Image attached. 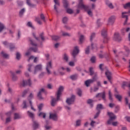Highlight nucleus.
<instances>
[{
	"label": "nucleus",
	"instance_id": "f257e3e1",
	"mask_svg": "<svg viewBox=\"0 0 130 130\" xmlns=\"http://www.w3.org/2000/svg\"><path fill=\"white\" fill-rule=\"evenodd\" d=\"M89 73L90 76H93L92 79H89L85 82L86 87H89L90 84L94 83L95 81L98 80V76H97V73L94 72V68L93 67L89 68Z\"/></svg>",
	"mask_w": 130,
	"mask_h": 130
},
{
	"label": "nucleus",
	"instance_id": "f03ea898",
	"mask_svg": "<svg viewBox=\"0 0 130 130\" xmlns=\"http://www.w3.org/2000/svg\"><path fill=\"white\" fill-rule=\"evenodd\" d=\"M63 89H64V88L63 86H60L58 88V91L56 94V99L53 98L51 100V105L52 106H55L56 102L60 99V96H61V93L63 91Z\"/></svg>",
	"mask_w": 130,
	"mask_h": 130
},
{
	"label": "nucleus",
	"instance_id": "7ed1b4c3",
	"mask_svg": "<svg viewBox=\"0 0 130 130\" xmlns=\"http://www.w3.org/2000/svg\"><path fill=\"white\" fill-rule=\"evenodd\" d=\"M33 98V94L30 93L28 98V101H23L22 106V108L26 109L27 108L28 105L29 103L31 107V109L34 111H36V110L35 109L34 107H33V105H32V102H31V99Z\"/></svg>",
	"mask_w": 130,
	"mask_h": 130
},
{
	"label": "nucleus",
	"instance_id": "20e7f679",
	"mask_svg": "<svg viewBox=\"0 0 130 130\" xmlns=\"http://www.w3.org/2000/svg\"><path fill=\"white\" fill-rule=\"evenodd\" d=\"M29 42L32 45V48H30L29 50L25 53V56H29V55H30V50H32V51H34V52H37V51H38V50L37 49V48L38 47V45L36 44V42H35V41L32 40L31 39H29Z\"/></svg>",
	"mask_w": 130,
	"mask_h": 130
},
{
	"label": "nucleus",
	"instance_id": "39448f33",
	"mask_svg": "<svg viewBox=\"0 0 130 130\" xmlns=\"http://www.w3.org/2000/svg\"><path fill=\"white\" fill-rule=\"evenodd\" d=\"M108 114L110 117V119L107 121L108 124H111L112 123V125L116 126L118 124V122L117 121L112 122V121L116 118V116L111 112H108Z\"/></svg>",
	"mask_w": 130,
	"mask_h": 130
},
{
	"label": "nucleus",
	"instance_id": "423d86ee",
	"mask_svg": "<svg viewBox=\"0 0 130 130\" xmlns=\"http://www.w3.org/2000/svg\"><path fill=\"white\" fill-rule=\"evenodd\" d=\"M2 43L3 45L5 46V47H7L8 48H9L10 51H13L14 49H16L17 48L15 44L8 43L7 41H3Z\"/></svg>",
	"mask_w": 130,
	"mask_h": 130
},
{
	"label": "nucleus",
	"instance_id": "0eeeda50",
	"mask_svg": "<svg viewBox=\"0 0 130 130\" xmlns=\"http://www.w3.org/2000/svg\"><path fill=\"white\" fill-rule=\"evenodd\" d=\"M62 3L63 7L65 8V9H67V12L68 14H73L74 13V11L70 8H68V7H69V3L68 2V1L62 0Z\"/></svg>",
	"mask_w": 130,
	"mask_h": 130
},
{
	"label": "nucleus",
	"instance_id": "6e6552de",
	"mask_svg": "<svg viewBox=\"0 0 130 130\" xmlns=\"http://www.w3.org/2000/svg\"><path fill=\"white\" fill-rule=\"evenodd\" d=\"M102 109H104L103 105L101 104H98L96 106V110H98V112L94 115V118H97V117L99 116V114H100V111L102 110Z\"/></svg>",
	"mask_w": 130,
	"mask_h": 130
},
{
	"label": "nucleus",
	"instance_id": "1a4fd4ad",
	"mask_svg": "<svg viewBox=\"0 0 130 130\" xmlns=\"http://www.w3.org/2000/svg\"><path fill=\"white\" fill-rule=\"evenodd\" d=\"M128 13L127 12L124 11L122 12L121 17L123 19H126L124 22V25H130V23H127V21L128 20Z\"/></svg>",
	"mask_w": 130,
	"mask_h": 130
},
{
	"label": "nucleus",
	"instance_id": "9d476101",
	"mask_svg": "<svg viewBox=\"0 0 130 130\" xmlns=\"http://www.w3.org/2000/svg\"><path fill=\"white\" fill-rule=\"evenodd\" d=\"M79 52H80V50L79 49V47L75 46L73 48V50L71 52V54L73 57H76L78 54H79Z\"/></svg>",
	"mask_w": 130,
	"mask_h": 130
},
{
	"label": "nucleus",
	"instance_id": "9b49d317",
	"mask_svg": "<svg viewBox=\"0 0 130 130\" xmlns=\"http://www.w3.org/2000/svg\"><path fill=\"white\" fill-rule=\"evenodd\" d=\"M52 69V62L51 61H50L47 62L46 66V70L48 75H50L51 74V72L50 71V69Z\"/></svg>",
	"mask_w": 130,
	"mask_h": 130
},
{
	"label": "nucleus",
	"instance_id": "f8f14e48",
	"mask_svg": "<svg viewBox=\"0 0 130 130\" xmlns=\"http://www.w3.org/2000/svg\"><path fill=\"white\" fill-rule=\"evenodd\" d=\"M116 17L114 16H112L109 18L108 20L107 25H112L114 24V22H115V19Z\"/></svg>",
	"mask_w": 130,
	"mask_h": 130
},
{
	"label": "nucleus",
	"instance_id": "ddd939ff",
	"mask_svg": "<svg viewBox=\"0 0 130 130\" xmlns=\"http://www.w3.org/2000/svg\"><path fill=\"white\" fill-rule=\"evenodd\" d=\"M50 118L53 120H57V114L56 112L53 111L50 113Z\"/></svg>",
	"mask_w": 130,
	"mask_h": 130
},
{
	"label": "nucleus",
	"instance_id": "4468645a",
	"mask_svg": "<svg viewBox=\"0 0 130 130\" xmlns=\"http://www.w3.org/2000/svg\"><path fill=\"white\" fill-rule=\"evenodd\" d=\"M105 74L108 80L109 81L111 84H112V82L111 81H112V74H111V73L108 70L106 71Z\"/></svg>",
	"mask_w": 130,
	"mask_h": 130
},
{
	"label": "nucleus",
	"instance_id": "2eb2a0df",
	"mask_svg": "<svg viewBox=\"0 0 130 130\" xmlns=\"http://www.w3.org/2000/svg\"><path fill=\"white\" fill-rule=\"evenodd\" d=\"M59 0H54L55 5L54 6V10L56 13H58V7H59Z\"/></svg>",
	"mask_w": 130,
	"mask_h": 130
},
{
	"label": "nucleus",
	"instance_id": "dca6fc26",
	"mask_svg": "<svg viewBox=\"0 0 130 130\" xmlns=\"http://www.w3.org/2000/svg\"><path fill=\"white\" fill-rule=\"evenodd\" d=\"M75 95H72L71 98L68 99L66 101V102L68 105H71V104H73L75 102Z\"/></svg>",
	"mask_w": 130,
	"mask_h": 130
},
{
	"label": "nucleus",
	"instance_id": "f3484780",
	"mask_svg": "<svg viewBox=\"0 0 130 130\" xmlns=\"http://www.w3.org/2000/svg\"><path fill=\"white\" fill-rule=\"evenodd\" d=\"M40 71H42V64H38L35 67V71L34 72V74H35V75Z\"/></svg>",
	"mask_w": 130,
	"mask_h": 130
},
{
	"label": "nucleus",
	"instance_id": "a211bd4d",
	"mask_svg": "<svg viewBox=\"0 0 130 130\" xmlns=\"http://www.w3.org/2000/svg\"><path fill=\"white\" fill-rule=\"evenodd\" d=\"M21 84L22 86H27V85L28 86H31L32 85V81L30 79H28L27 80H23Z\"/></svg>",
	"mask_w": 130,
	"mask_h": 130
},
{
	"label": "nucleus",
	"instance_id": "6ab92c4d",
	"mask_svg": "<svg viewBox=\"0 0 130 130\" xmlns=\"http://www.w3.org/2000/svg\"><path fill=\"white\" fill-rule=\"evenodd\" d=\"M113 40L115 41H121V37H120L119 33L116 32V33L114 34Z\"/></svg>",
	"mask_w": 130,
	"mask_h": 130
},
{
	"label": "nucleus",
	"instance_id": "aec40b11",
	"mask_svg": "<svg viewBox=\"0 0 130 130\" xmlns=\"http://www.w3.org/2000/svg\"><path fill=\"white\" fill-rule=\"evenodd\" d=\"M130 31V27H123L122 28L121 30V34L122 35H125V33L128 32Z\"/></svg>",
	"mask_w": 130,
	"mask_h": 130
},
{
	"label": "nucleus",
	"instance_id": "412c9836",
	"mask_svg": "<svg viewBox=\"0 0 130 130\" xmlns=\"http://www.w3.org/2000/svg\"><path fill=\"white\" fill-rule=\"evenodd\" d=\"M45 92V89L44 88H41L38 93V97L40 100H43V99H44L41 95H42L43 93H44Z\"/></svg>",
	"mask_w": 130,
	"mask_h": 130
},
{
	"label": "nucleus",
	"instance_id": "4be33fe9",
	"mask_svg": "<svg viewBox=\"0 0 130 130\" xmlns=\"http://www.w3.org/2000/svg\"><path fill=\"white\" fill-rule=\"evenodd\" d=\"M96 98H102L105 101L106 100L105 92H103L100 93H98L95 96Z\"/></svg>",
	"mask_w": 130,
	"mask_h": 130
},
{
	"label": "nucleus",
	"instance_id": "5701e85b",
	"mask_svg": "<svg viewBox=\"0 0 130 130\" xmlns=\"http://www.w3.org/2000/svg\"><path fill=\"white\" fill-rule=\"evenodd\" d=\"M32 127L34 128V129H36L37 128H38L39 127V124L37 121H34L32 123Z\"/></svg>",
	"mask_w": 130,
	"mask_h": 130
},
{
	"label": "nucleus",
	"instance_id": "b1692460",
	"mask_svg": "<svg viewBox=\"0 0 130 130\" xmlns=\"http://www.w3.org/2000/svg\"><path fill=\"white\" fill-rule=\"evenodd\" d=\"M1 56H3V57H4V58H9V57H10V55L9 54H7L4 51L1 52Z\"/></svg>",
	"mask_w": 130,
	"mask_h": 130
},
{
	"label": "nucleus",
	"instance_id": "393cba45",
	"mask_svg": "<svg viewBox=\"0 0 130 130\" xmlns=\"http://www.w3.org/2000/svg\"><path fill=\"white\" fill-rule=\"evenodd\" d=\"M45 128L47 130L51 129V126L49 125V122L46 121V124H45Z\"/></svg>",
	"mask_w": 130,
	"mask_h": 130
},
{
	"label": "nucleus",
	"instance_id": "a878e982",
	"mask_svg": "<svg viewBox=\"0 0 130 130\" xmlns=\"http://www.w3.org/2000/svg\"><path fill=\"white\" fill-rule=\"evenodd\" d=\"M63 59H64V60H65V61H66V62H68V61H69V56L68 55V54L64 53L63 55Z\"/></svg>",
	"mask_w": 130,
	"mask_h": 130
},
{
	"label": "nucleus",
	"instance_id": "bb28decb",
	"mask_svg": "<svg viewBox=\"0 0 130 130\" xmlns=\"http://www.w3.org/2000/svg\"><path fill=\"white\" fill-rule=\"evenodd\" d=\"M2 31H5V25L0 22V33H2Z\"/></svg>",
	"mask_w": 130,
	"mask_h": 130
},
{
	"label": "nucleus",
	"instance_id": "cd10ccee",
	"mask_svg": "<svg viewBox=\"0 0 130 130\" xmlns=\"http://www.w3.org/2000/svg\"><path fill=\"white\" fill-rule=\"evenodd\" d=\"M84 40H85V36H84L83 35H81L79 38L80 43H83V42H84Z\"/></svg>",
	"mask_w": 130,
	"mask_h": 130
},
{
	"label": "nucleus",
	"instance_id": "c85d7f7f",
	"mask_svg": "<svg viewBox=\"0 0 130 130\" xmlns=\"http://www.w3.org/2000/svg\"><path fill=\"white\" fill-rule=\"evenodd\" d=\"M25 12H26V9L25 8L22 9L20 11H19V16L20 17H22L24 14H25Z\"/></svg>",
	"mask_w": 130,
	"mask_h": 130
},
{
	"label": "nucleus",
	"instance_id": "c756f323",
	"mask_svg": "<svg viewBox=\"0 0 130 130\" xmlns=\"http://www.w3.org/2000/svg\"><path fill=\"white\" fill-rule=\"evenodd\" d=\"M27 115H28V116H29V117H30L31 118H34V117H35L34 114L33 113H32V112L29 111H28L27 112Z\"/></svg>",
	"mask_w": 130,
	"mask_h": 130
},
{
	"label": "nucleus",
	"instance_id": "7c9ffc66",
	"mask_svg": "<svg viewBox=\"0 0 130 130\" xmlns=\"http://www.w3.org/2000/svg\"><path fill=\"white\" fill-rule=\"evenodd\" d=\"M106 5L110 9H113V8H114L113 5H112V3H111V2H110L109 1H108L106 2Z\"/></svg>",
	"mask_w": 130,
	"mask_h": 130
},
{
	"label": "nucleus",
	"instance_id": "2f4dec72",
	"mask_svg": "<svg viewBox=\"0 0 130 130\" xmlns=\"http://www.w3.org/2000/svg\"><path fill=\"white\" fill-rule=\"evenodd\" d=\"M35 21L37 22L38 24H39V25H41V24H42V22H41V20H40V18L39 17H36Z\"/></svg>",
	"mask_w": 130,
	"mask_h": 130
},
{
	"label": "nucleus",
	"instance_id": "473e14b6",
	"mask_svg": "<svg viewBox=\"0 0 130 130\" xmlns=\"http://www.w3.org/2000/svg\"><path fill=\"white\" fill-rule=\"evenodd\" d=\"M44 107V104H40L38 106V108L39 110V111H41V110H42V109Z\"/></svg>",
	"mask_w": 130,
	"mask_h": 130
},
{
	"label": "nucleus",
	"instance_id": "72a5a7b5",
	"mask_svg": "<svg viewBox=\"0 0 130 130\" xmlns=\"http://www.w3.org/2000/svg\"><path fill=\"white\" fill-rule=\"evenodd\" d=\"M26 4L29 6V7H34V6L36 5V4H33L30 2V0H26Z\"/></svg>",
	"mask_w": 130,
	"mask_h": 130
},
{
	"label": "nucleus",
	"instance_id": "f704fd0d",
	"mask_svg": "<svg viewBox=\"0 0 130 130\" xmlns=\"http://www.w3.org/2000/svg\"><path fill=\"white\" fill-rule=\"evenodd\" d=\"M39 116L40 117H43V118H45V117L46 116V114H45V113L43 112H41L39 114Z\"/></svg>",
	"mask_w": 130,
	"mask_h": 130
},
{
	"label": "nucleus",
	"instance_id": "c9c22d12",
	"mask_svg": "<svg viewBox=\"0 0 130 130\" xmlns=\"http://www.w3.org/2000/svg\"><path fill=\"white\" fill-rule=\"evenodd\" d=\"M85 54H89L90 53V47H87L85 49Z\"/></svg>",
	"mask_w": 130,
	"mask_h": 130
},
{
	"label": "nucleus",
	"instance_id": "e433bc0d",
	"mask_svg": "<svg viewBox=\"0 0 130 130\" xmlns=\"http://www.w3.org/2000/svg\"><path fill=\"white\" fill-rule=\"evenodd\" d=\"M87 102L88 104H89V105H90V107H93V100L89 99L87 100Z\"/></svg>",
	"mask_w": 130,
	"mask_h": 130
},
{
	"label": "nucleus",
	"instance_id": "4c0bfd02",
	"mask_svg": "<svg viewBox=\"0 0 130 130\" xmlns=\"http://www.w3.org/2000/svg\"><path fill=\"white\" fill-rule=\"evenodd\" d=\"M21 118V116L20 114L18 113H15L14 114V119H19V118Z\"/></svg>",
	"mask_w": 130,
	"mask_h": 130
},
{
	"label": "nucleus",
	"instance_id": "58836bf2",
	"mask_svg": "<svg viewBox=\"0 0 130 130\" xmlns=\"http://www.w3.org/2000/svg\"><path fill=\"white\" fill-rule=\"evenodd\" d=\"M115 96L116 98L117 99H118V100L119 101H121V99H122V97L121 96V95H119V94H115Z\"/></svg>",
	"mask_w": 130,
	"mask_h": 130
},
{
	"label": "nucleus",
	"instance_id": "ea45409f",
	"mask_svg": "<svg viewBox=\"0 0 130 130\" xmlns=\"http://www.w3.org/2000/svg\"><path fill=\"white\" fill-rule=\"evenodd\" d=\"M96 34L94 32L92 33L90 35V41H92L94 38H95Z\"/></svg>",
	"mask_w": 130,
	"mask_h": 130
},
{
	"label": "nucleus",
	"instance_id": "a19ab883",
	"mask_svg": "<svg viewBox=\"0 0 130 130\" xmlns=\"http://www.w3.org/2000/svg\"><path fill=\"white\" fill-rule=\"evenodd\" d=\"M123 8L124 9H129V8H130V3L123 5Z\"/></svg>",
	"mask_w": 130,
	"mask_h": 130
},
{
	"label": "nucleus",
	"instance_id": "79ce46f5",
	"mask_svg": "<svg viewBox=\"0 0 130 130\" xmlns=\"http://www.w3.org/2000/svg\"><path fill=\"white\" fill-rule=\"evenodd\" d=\"M91 48L92 49H97V44L96 43L91 44Z\"/></svg>",
	"mask_w": 130,
	"mask_h": 130
},
{
	"label": "nucleus",
	"instance_id": "37998d69",
	"mask_svg": "<svg viewBox=\"0 0 130 130\" xmlns=\"http://www.w3.org/2000/svg\"><path fill=\"white\" fill-rule=\"evenodd\" d=\"M96 124H98V123H96V122H95V121L91 120V122L90 123L91 126L94 127L95 126V125H96Z\"/></svg>",
	"mask_w": 130,
	"mask_h": 130
},
{
	"label": "nucleus",
	"instance_id": "c03bdc74",
	"mask_svg": "<svg viewBox=\"0 0 130 130\" xmlns=\"http://www.w3.org/2000/svg\"><path fill=\"white\" fill-rule=\"evenodd\" d=\"M68 21H69V18H68V17H63L62 22L64 24H66V23H67Z\"/></svg>",
	"mask_w": 130,
	"mask_h": 130
},
{
	"label": "nucleus",
	"instance_id": "a18cd8bd",
	"mask_svg": "<svg viewBox=\"0 0 130 130\" xmlns=\"http://www.w3.org/2000/svg\"><path fill=\"white\" fill-rule=\"evenodd\" d=\"M16 56L17 59H20V58H21V53L19 52H16Z\"/></svg>",
	"mask_w": 130,
	"mask_h": 130
},
{
	"label": "nucleus",
	"instance_id": "49530a36",
	"mask_svg": "<svg viewBox=\"0 0 130 130\" xmlns=\"http://www.w3.org/2000/svg\"><path fill=\"white\" fill-rule=\"evenodd\" d=\"M70 78L72 80H77V79H78V75H72L70 77Z\"/></svg>",
	"mask_w": 130,
	"mask_h": 130
},
{
	"label": "nucleus",
	"instance_id": "de8ad7c7",
	"mask_svg": "<svg viewBox=\"0 0 130 130\" xmlns=\"http://www.w3.org/2000/svg\"><path fill=\"white\" fill-rule=\"evenodd\" d=\"M27 25L28 27H30V28L34 29V26H33V24H32V22L29 21L27 22Z\"/></svg>",
	"mask_w": 130,
	"mask_h": 130
},
{
	"label": "nucleus",
	"instance_id": "09e8293b",
	"mask_svg": "<svg viewBox=\"0 0 130 130\" xmlns=\"http://www.w3.org/2000/svg\"><path fill=\"white\" fill-rule=\"evenodd\" d=\"M75 61H71L69 62V66L70 67H75Z\"/></svg>",
	"mask_w": 130,
	"mask_h": 130
},
{
	"label": "nucleus",
	"instance_id": "8fccbe9b",
	"mask_svg": "<svg viewBox=\"0 0 130 130\" xmlns=\"http://www.w3.org/2000/svg\"><path fill=\"white\" fill-rule=\"evenodd\" d=\"M52 38L53 39V40H55V41H56L57 40H58V39H59V37L57 36H54L53 37H52Z\"/></svg>",
	"mask_w": 130,
	"mask_h": 130
},
{
	"label": "nucleus",
	"instance_id": "3c124183",
	"mask_svg": "<svg viewBox=\"0 0 130 130\" xmlns=\"http://www.w3.org/2000/svg\"><path fill=\"white\" fill-rule=\"evenodd\" d=\"M106 34H107L106 29H103L102 31V36H104V37H106Z\"/></svg>",
	"mask_w": 130,
	"mask_h": 130
},
{
	"label": "nucleus",
	"instance_id": "603ef678",
	"mask_svg": "<svg viewBox=\"0 0 130 130\" xmlns=\"http://www.w3.org/2000/svg\"><path fill=\"white\" fill-rule=\"evenodd\" d=\"M90 61H91V62H92L93 63H94V62H95L96 57L95 56L91 57V58H90Z\"/></svg>",
	"mask_w": 130,
	"mask_h": 130
},
{
	"label": "nucleus",
	"instance_id": "864d4df0",
	"mask_svg": "<svg viewBox=\"0 0 130 130\" xmlns=\"http://www.w3.org/2000/svg\"><path fill=\"white\" fill-rule=\"evenodd\" d=\"M124 49H125L126 52H127V53H129L130 52V50L128 48V47H127V46H124Z\"/></svg>",
	"mask_w": 130,
	"mask_h": 130
},
{
	"label": "nucleus",
	"instance_id": "5fc2aeb1",
	"mask_svg": "<svg viewBox=\"0 0 130 130\" xmlns=\"http://www.w3.org/2000/svg\"><path fill=\"white\" fill-rule=\"evenodd\" d=\"M62 36H71V34L68 32L62 31Z\"/></svg>",
	"mask_w": 130,
	"mask_h": 130
},
{
	"label": "nucleus",
	"instance_id": "6e6d98bb",
	"mask_svg": "<svg viewBox=\"0 0 130 130\" xmlns=\"http://www.w3.org/2000/svg\"><path fill=\"white\" fill-rule=\"evenodd\" d=\"M82 122V120H77L76 121V125L77 126H79L80 125H81V122Z\"/></svg>",
	"mask_w": 130,
	"mask_h": 130
},
{
	"label": "nucleus",
	"instance_id": "4d7b16f0",
	"mask_svg": "<svg viewBox=\"0 0 130 130\" xmlns=\"http://www.w3.org/2000/svg\"><path fill=\"white\" fill-rule=\"evenodd\" d=\"M33 69V65L32 64H28V71L31 72V70Z\"/></svg>",
	"mask_w": 130,
	"mask_h": 130
},
{
	"label": "nucleus",
	"instance_id": "13d9d810",
	"mask_svg": "<svg viewBox=\"0 0 130 130\" xmlns=\"http://www.w3.org/2000/svg\"><path fill=\"white\" fill-rule=\"evenodd\" d=\"M66 71L67 72V73H71V72H72V69L71 67H68L66 68Z\"/></svg>",
	"mask_w": 130,
	"mask_h": 130
},
{
	"label": "nucleus",
	"instance_id": "bf43d9fd",
	"mask_svg": "<svg viewBox=\"0 0 130 130\" xmlns=\"http://www.w3.org/2000/svg\"><path fill=\"white\" fill-rule=\"evenodd\" d=\"M40 18L41 20H42V21H43L44 22H45V17H44V15L43 14H41L40 15Z\"/></svg>",
	"mask_w": 130,
	"mask_h": 130
},
{
	"label": "nucleus",
	"instance_id": "052dcab7",
	"mask_svg": "<svg viewBox=\"0 0 130 130\" xmlns=\"http://www.w3.org/2000/svg\"><path fill=\"white\" fill-rule=\"evenodd\" d=\"M12 80L13 81H17L18 80V77L15 75V74H13L12 75Z\"/></svg>",
	"mask_w": 130,
	"mask_h": 130
},
{
	"label": "nucleus",
	"instance_id": "680f3d73",
	"mask_svg": "<svg viewBox=\"0 0 130 130\" xmlns=\"http://www.w3.org/2000/svg\"><path fill=\"white\" fill-rule=\"evenodd\" d=\"M109 98L111 101H112V93H111L110 91H109Z\"/></svg>",
	"mask_w": 130,
	"mask_h": 130
},
{
	"label": "nucleus",
	"instance_id": "e2e57ef3",
	"mask_svg": "<svg viewBox=\"0 0 130 130\" xmlns=\"http://www.w3.org/2000/svg\"><path fill=\"white\" fill-rule=\"evenodd\" d=\"M47 87L48 89H52V88H53V86H52V84H48L47 85Z\"/></svg>",
	"mask_w": 130,
	"mask_h": 130
},
{
	"label": "nucleus",
	"instance_id": "0e129e2a",
	"mask_svg": "<svg viewBox=\"0 0 130 130\" xmlns=\"http://www.w3.org/2000/svg\"><path fill=\"white\" fill-rule=\"evenodd\" d=\"M125 119L127 120L128 122H130V116H126L125 117Z\"/></svg>",
	"mask_w": 130,
	"mask_h": 130
},
{
	"label": "nucleus",
	"instance_id": "69168bd1",
	"mask_svg": "<svg viewBox=\"0 0 130 130\" xmlns=\"http://www.w3.org/2000/svg\"><path fill=\"white\" fill-rule=\"evenodd\" d=\"M60 45V44L58 43H56V44H55L54 45V47L55 48H58V47H59V46Z\"/></svg>",
	"mask_w": 130,
	"mask_h": 130
},
{
	"label": "nucleus",
	"instance_id": "338daca9",
	"mask_svg": "<svg viewBox=\"0 0 130 130\" xmlns=\"http://www.w3.org/2000/svg\"><path fill=\"white\" fill-rule=\"evenodd\" d=\"M127 85V83L125 82H123L122 84V88H124Z\"/></svg>",
	"mask_w": 130,
	"mask_h": 130
},
{
	"label": "nucleus",
	"instance_id": "774afa93",
	"mask_svg": "<svg viewBox=\"0 0 130 130\" xmlns=\"http://www.w3.org/2000/svg\"><path fill=\"white\" fill-rule=\"evenodd\" d=\"M119 106H117L115 107V112H117V111H118L119 110Z\"/></svg>",
	"mask_w": 130,
	"mask_h": 130
}]
</instances>
